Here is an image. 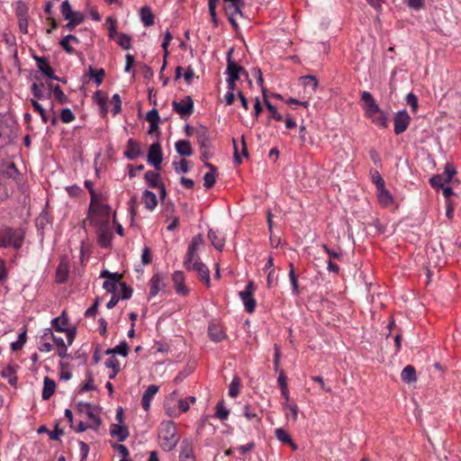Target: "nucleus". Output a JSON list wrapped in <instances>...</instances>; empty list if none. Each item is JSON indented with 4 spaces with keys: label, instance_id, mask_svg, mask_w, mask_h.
<instances>
[{
    "label": "nucleus",
    "instance_id": "nucleus-52",
    "mask_svg": "<svg viewBox=\"0 0 461 461\" xmlns=\"http://www.w3.org/2000/svg\"><path fill=\"white\" fill-rule=\"evenodd\" d=\"M95 386L94 385V379L93 375L91 372L87 374V381L86 383L81 387L80 392H86V391H94L95 390Z\"/></svg>",
    "mask_w": 461,
    "mask_h": 461
},
{
    "label": "nucleus",
    "instance_id": "nucleus-11",
    "mask_svg": "<svg viewBox=\"0 0 461 461\" xmlns=\"http://www.w3.org/2000/svg\"><path fill=\"white\" fill-rule=\"evenodd\" d=\"M411 122V116L405 111H400L395 114L393 122H394V132L399 135L405 131L409 127Z\"/></svg>",
    "mask_w": 461,
    "mask_h": 461
},
{
    "label": "nucleus",
    "instance_id": "nucleus-34",
    "mask_svg": "<svg viewBox=\"0 0 461 461\" xmlns=\"http://www.w3.org/2000/svg\"><path fill=\"white\" fill-rule=\"evenodd\" d=\"M49 87L50 90H52L55 99L59 104H63L68 102L67 95L64 94V92L59 85L53 86L52 84H50Z\"/></svg>",
    "mask_w": 461,
    "mask_h": 461
},
{
    "label": "nucleus",
    "instance_id": "nucleus-30",
    "mask_svg": "<svg viewBox=\"0 0 461 461\" xmlns=\"http://www.w3.org/2000/svg\"><path fill=\"white\" fill-rule=\"evenodd\" d=\"M68 325V320L65 317V312H62V314L57 318H54L51 321V326L52 328L59 332H63V330H66V326Z\"/></svg>",
    "mask_w": 461,
    "mask_h": 461
},
{
    "label": "nucleus",
    "instance_id": "nucleus-56",
    "mask_svg": "<svg viewBox=\"0 0 461 461\" xmlns=\"http://www.w3.org/2000/svg\"><path fill=\"white\" fill-rule=\"evenodd\" d=\"M105 366L108 368H112L113 371H114V373H119L120 371V363L118 359L115 358L114 357H112L109 359H107V361L105 362Z\"/></svg>",
    "mask_w": 461,
    "mask_h": 461
},
{
    "label": "nucleus",
    "instance_id": "nucleus-27",
    "mask_svg": "<svg viewBox=\"0 0 461 461\" xmlns=\"http://www.w3.org/2000/svg\"><path fill=\"white\" fill-rule=\"evenodd\" d=\"M372 120V122L380 128H386L388 126L387 117L384 113L379 108V112L374 113L372 116H367Z\"/></svg>",
    "mask_w": 461,
    "mask_h": 461
},
{
    "label": "nucleus",
    "instance_id": "nucleus-16",
    "mask_svg": "<svg viewBox=\"0 0 461 461\" xmlns=\"http://www.w3.org/2000/svg\"><path fill=\"white\" fill-rule=\"evenodd\" d=\"M208 335L210 339L214 342H220L226 338V335L222 328L215 322H212L208 327Z\"/></svg>",
    "mask_w": 461,
    "mask_h": 461
},
{
    "label": "nucleus",
    "instance_id": "nucleus-46",
    "mask_svg": "<svg viewBox=\"0 0 461 461\" xmlns=\"http://www.w3.org/2000/svg\"><path fill=\"white\" fill-rule=\"evenodd\" d=\"M173 165H174L175 170L177 173H180V172L186 173L189 170L188 161L185 158H182L178 163L174 162Z\"/></svg>",
    "mask_w": 461,
    "mask_h": 461
},
{
    "label": "nucleus",
    "instance_id": "nucleus-19",
    "mask_svg": "<svg viewBox=\"0 0 461 461\" xmlns=\"http://www.w3.org/2000/svg\"><path fill=\"white\" fill-rule=\"evenodd\" d=\"M204 166L210 169V172H207L203 176V185L206 188H211L214 185L216 181L217 168L215 166L206 161L204 162Z\"/></svg>",
    "mask_w": 461,
    "mask_h": 461
},
{
    "label": "nucleus",
    "instance_id": "nucleus-53",
    "mask_svg": "<svg viewBox=\"0 0 461 461\" xmlns=\"http://www.w3.org/2000/svg\"><path fill=\"white\" fill-rule=\"evenodd\" d=\"M59 366H60V374H59L60 379H63L66 381L69 380L72 376V374L68 369V365L65 364L64 362H60Z\"/></svg>",
    "mask_w": 461,
    "mask_h": 461
},
{
    "label": "nucleus",
    "instance_id": "nucleus-35",
    "mask_svg": "<svg viewBox=\"0 0 461 461\" xmlns=\"http://www.w3.org/2000/svg\"><path fill=\"white\" fill-rule=\"evenodd\" d=\"M104 69L100 68L98 70H95L93 67L88 68L87 76L95 79V82L97 86H100L104 80Z\"/></svg>",
    "mask_w": 461,
    "mask_h": 461
},
{
    "label": "nucleus",
    "instance_id": "nucleus-15",
    "mask_svg": "<svg viewBox=\"0 0 461 461\" xmlns=\"http://www.w3.org/2000/svg\"><path fill=\"white\" fill-rule=\"evenodd\" d=\"M124 156L131 160H133L142 155L139 143L133 139L128 140Z\"/></svg>",
    "mask_w": 461,
    "mask_h": 461
},
{
    "label": "nucleus",
    "instance_id": "nucleus-58",
    "mask_svg": "<svg viewBox=\"0 0 461 461\" xmlns=\"http://www.w3.org/2000/svg\"><path fill=\"white\" fill-rule=\"evenodd\" d=\"M406 102L411 107V110L413 112L417 111V109H418V98H417V96L414 94H412V93L408 94L407 96H406Z\"/></svg>",
    "mask_w": 461,
    "mask_h": 461
},
{
    "label": "nucleus",
    "instance_id": "nucleus-48",
    "mask_svg": "<svg viewBox=\"0 0 461 461\" xmlns=\"http://www.w3.org/2000/svg\"><path fill=\"white\" fill-rule=\"evenodd\" d=\"M300 80L304 82V85H311L313 91L318 87V80L314 76L308 75L300 77Z\"/></svg>",
    "mask_w": 461,
    "mask_h": 461
},
{
    "label": "nucleus",
    "instance_id": "nucleus-59",
    "mask_svg": "<svg viewBox=\"0 0 461 461\" xmlns=\"http://www.w3.org/2000/svg\"><path fill=\"white\" fill-rule=\"evenodd\" d=\"M136 203H137L136 197L135 196L131 197V199L129 202V211H130V214H131V224L134 222V220H135V217H136V214H137Z\"/></svg>",
    "mask_w": 461,
    "mask_h": 461
},
{
    "label": "nucleus",
    "instance_id": "nucleus-55",
    "mask_svg": "<svg viewBox=\"0 0 461 461\" xmlns=\"http://www.w3.org/2000/svg\"><path fill=\"white\" fill-rule=\"evenodd\" d=\"M31 102H32L33 108L41 114V120L44 122H47L48 117L46 115L44 108L34 99H32Z\"/></svg>",
    "mask_w": 461,
    "mask_h": 461
},
{
    "label": "nucleus",
    "instance_id": "nucleus-20",
    "mask_svg": "<svg viewBox=\"0 0 461 461\" xmlns=\"http://www.w3.org/2000/svg\"><path fill=\"white\" fill-rule=\"evenodd\" d=\"M197 142L200 149H210L211 141L208 134V130L202 126L196 131Z\"/></svg>",
    "mask_w": 461,
    "mask_h": 461
},
{
    "label": "nucleus",
    "instance_id": "nucleus-57",
    "mask_svg": "<svg viewBox=\"0 0 461 461\" xmlns=\"http://www.w3.org/2000/svg\"><path fill=\"white\" fill-rule=\"evenodd\" d=\"M112 103H113V115L119 113L122 110V101L118 94H114L112 97Z\"/></svg>",
    "mask_w": 461,
    "mask_h": 461
},
{
    "label": "nucleus",
    "instance_id": "nucleus-22",
    "mask_svg": "<svg viewBox=\"0 0 461 461\" xmlns=\"http://www.w3.org/2000/svg\"><path fill=\"white\" fill-rule=\"evenodd\" d=\"M142 202L145 204L146 209L153 211L158 205V199L156 194L149 190H145L142 194Z\"/></svg>",
    "mask_w": 461,
    "mask_h": 461
},
{
    "label": "nucleus",
    "instance_id": "nucleus-51",
    "mask_svg": "<svg viewBox=\"0 0 461 461\" xmlns=\"http://www.w3.org/2000/svg\"><path fill=\"white\" fill-rule=\"evenodd\" d=\"M106 23L108 24L109 37L113 39L115 37V35H118L116 31V21L111 17H108L106 19Z\"/></svg>",
    "mask_w": 461,
    "mask_h": 461
},
{
    "label": "nucleus",
    "instance_id": "nucleus-14",
    "mask_svg": "<svg viewBox=\"0 0 461 461\" xmlns=\"http://www.w3.org/2000/svg\"><path fill=\"white\" fill-rule=\"evenodd\" d=\"M149 284H150V296H156L159 291H162L166 285H165V282H164V277L161 274L159 273H157L155 274L150 281H149Z\"/></svg>",
    "mask_w": 461,
    "mask_h": 461
},
{
    "label": "nucleus",
    "instance_id": "nucleus-40",
    "mask_svg": "<svg viewBox=\"0 0 461 461\" xmlns=\"http://www.w3.org/2000/svg\"><path fill=\"white\" fill-rule=\"evenodd\" d=\"M240 393V378L234 377L229 385V395L230 397H236Z\"/></svg>",
    "mask_w": 461,
    "mask_h": 461
},
{
    "label": "nucleus",
    "instance_id": "nucleus-42",
    "mask_svg": "<svg viewBox=\"0 0 461 461\" xmlns=\"http://www.w3.org/2000/svg\"><path fill=\"white\" fill-rule=\"evenodd\" d=\"M216 417L221 420H224L229 416V411L224 407L223 402H218L216 406Z\"/></svg>",
    "mask_w": 461,
    "mask_h": 461
},
{
    "label": "nucleus",
    "instance_id": "nucleus-3",
    "mask_svg": "<svg viewBox=\"0 0 461 461\" xmlns=\"http://www.w3.org/2000/svg\"><path fill=\"white\" fill-rule=\"evenodd\" d=\"M23 240L24 231L20 228L5 227L0 229V247H13L15 249H19L23 245Z\"/></svg>",
    "mask_w": 461,
    "mask_h": 461
},
{
    "label": "nucleus",
    "instance_id": "nucleus-50",
    "mask_svg": "<svg viewBox=\"0 0 461 461\" xmlns=\"http://www.w3.org/2000/svg\"><path fill=\"white\" fill-rule=\"evenodd\" d=\"M115 354L127 357L129 354V346L126 341H122L118 346L114 347Z\"/></svg>",
    "mask_w": 461,
    "mask_h": 461
},
{
    "label": "nucleus",
    "instance_id": "nucleus-24",
    "mask_svg": "<svg viewBox=\"0 0 461 461\" xmlns=\"http://www.w3.org/2000/svg\"><path fill=\"white\" fill-rule=\"evenodd\" d=\"M176 152L183 157H190L193 154V149L188 140H180L175 144Z\"/></svg>",
    "mask_w": 461,
    "mask_h": 461
},
{
    "label": "nucleus",
    "instance_id": "nucleus-21",
    "mask_svg": "<svg viewBox=\"0 0 461 461\" xmlns=\"http://www.w3.org/2000/svg\"><path fill=\"white\" fill-rule=\"evenodd\" d=\"M158 386L155 385V384H151L144 392L142 399H141V404L145 411H148L149 409L151 399L158 393Z\"/></svg>",
    "mask_w": 461,
    "mask_h": 461
},
{
    "label": "nucleus",
    "instance_id": "nucleus-36",
    "mask_svg": "<svg viewBox=\"0 0 461 461\" xmlns=\"http://www.w3.org/2000/svg\"><path fill=\"white\" fill-rule=\"evenodd\" d=\"M265 105L267 110L270 112V117L275 119L277 122H282L284 120V116L277 112L275 105H273L266 97L264 98Z\"/></svg>",
    "mask_w": 461,
    "mask_h": 461
},
{
    "label": "nucleus",
    "instance_id": "nucleus-41",
    "mask_svg": "<svg viewBox=\"0 0 461 461\" xmlns=\"http://www.w3.org/2000/svg\"><path fill=\"white\" fill-rule=\"evenodd\" d=\"M60 12L64 17V19H70L73 14V10L68 0H65L62 2L60 6Z\"/></svg>",
    "mask_w": 461,
    "mask_h": 461
},
{
    "label": "nucleus",
    "instance_id": "nucleus-47",
    "mask_svg": "<svg viewBox=\"0 0 461 461\" xmlns=\"http://www.w3.org/2000/svg\"><path fill=\"white\" fill-rule=\"evenodd\" d=\"M120 286L122 288V294L120 296V298L122 300H128L131 297L132 295V289L131 287H129L126 283L124 282H121L120 283Z\"/></svg>",
    "mask_w": 461,
    "mask_h": 461
},
{
    "label": "nucleus",
    "instance_id": "nucleus-2",
    "mask_svg": "<svg viewBox=\"0 0 461 461\" xmlns=\"http://www.w3.org/2000/svg\"><path fill=\"white\" fill-rule=\"evenodd\" d=\"M158 438L160 446L165 451L174 449L178 442L176 436V428L172 420H165L161 422L158 428Z\"/></svg>",
    "mask_w": 461,
    "mask_h": 461
},
{
    "label": "nucleus",
    "instance_id": "nucleus-23",
    "mask_svg": "<svg viewBox=\"0 0 461 461\" xmlns=\"http://www.w3.org/2000/svg\"><path fill=\"white\" fill-rule=\"evenodd\" d=\"M208 239L216 249L220 251L222 250L225 244V240L222 235L210 229L208 231Z\"/></svg>",
    "mask_w": 461,
    "mask_h": 461
},
{
    "label": "nucleus",
    "instance_id": "nucleus-39",
    "mask_svg": "<svg viewBox=\"0 0 461 461\" xmlns=\"http://www.w3.org/2000/svg\"><path fill=\"white\" fill-rule=\"evenodd\" d=\"M378 200L381 204L384 206H387L392 203L393 199L390 193L385 189V187L379 189Z\"/></svg>",
    "mask_w": 461,
    "mask_h": 461
},
{
    "label": "nucleus",
    "instance_id": "nucleus-33",
    "mask_svg": "<svg viewBox=\"0 0 461 461\" xmlns=\"http://www.w3.org/2000/svg\"><path fill=\"white\" fill-rule=\"evenodd\" d=\"M160 175L158 172L149 170L145 173L144 178L148 183L149 187H158L160 184L158 183V179Z\"/></svg>",
    "mask_w": 461,
    "mask_h": 461
},
{
    "label": "nucleus",
    "instance_id": "nucleus-64",
    "mask_svg": "<svg viewBox=\"0 0 461 461\" xmlns=\"http://www.w3.org/2000/svg\"><path fill=\"white\" fill-rule=\"evenodd\" d=\"M79 447H80L81 461H86V459L88 456V453H89V447L86 442L80 441Z\"/></svg>",
    "mask_w": 461,
    "mask_h": 461
},
{
    "label": "nucleus",
    "instance_id": "nucleus-8",
    "mask_svg": "<svg viewBox=\"0 0 461 461\" xmlns=\"http://www.w3.org/2000/svg\"><path fill=\"white\" fill-rule=\"evenodd\" d=\"M254 284L252 281L249 282L244 291L240 292L245 309L248 312L251 313L255 311L256 301L253 297Z\"/></svg>",
    "mask_w": 461,
    "mask_h": 461
},
{
    "label": "nucleus",
    "instance_id": "nucleus-62",
    "mask_svg": "<svg viewBox=\"0 0 461 461\" xmlns=\"http://www.w3.org/2000/svg\"><path fill=\"white\" fill-rule=\"evenodd\" d=\"M99 303H100V298H96L95 300V303H93V305L86 311L85 316L86 317H94L97 312Z\"/></svg>",
    "mask_w": 461,
    "mask_h": 461
},
{
    "label": "nucleus",
    "instance_id": "nucleus-12",
    "mask_svg": "<svg viewBox=\"0 0 461 461\" xmlns=\"http://www.w3.org/2000/svg\"><path fill=\"white\" fill-rule=\"evenodd\" d=\"M190 269L194 270L201 281L204 282L207 287H210V271L209 268L201 261H195L190 264Z\"/></svg>",
    "mask_w": 461,
    "mask_h": 461
},
{
    "label": "nucleus",
    "instance_id": "nucleus-44",
    "mask_svg": "<svg viewBox=\"0 0 461 461\" xmlns=\"http://www.w3.org/2000/svg\"><path fill=\"white\" fill-rule=\"evenodd\" d=\"M60 119L65 123H69L75 120V115L69 108H64L60 113Z\"/></svg>",
    "mask_w": 461,
    "mask_h": 461
},
{
    "label": "nucleus",
    "instance_id": "nucleus-26",
    "mask_svg": "<svg viewBox=\"0 0 461 461\" xmlns=\"http://www.w3.org/2000/svg\"><path fill=\"white\" fill-rule=\"evenodd\" d=\"M56 388L55 382L50 377L46 376L44 378V384L42 390V399L49 400L54 393Z\"/></svg>",
    "mask_w": 461,
    "mask_h": 461
},
{
    "label": "nucleus",
    "instance_id": "nucleus-4",
    "mask_svg": "<svg viewBox=\"0 0 461 461\" xmlns=\"http://www.w3.org/2000/svg\"><path fill=\"white\" fill-rule=\"evenodd\" d=\"M172 106L182 119L188 118L194 113V102L190 95L185 96L180 102L173 101Z\"/></svg>",
    "mask_w": 461,
    "mask_h": 461
},
{
    "label": "nucleus",
    "instance_id": "nucleus-18",
    "mask_svg": "<svg viewBox=\"0 0 461 461\" xmlns=\"http://www.w3.org/2000/svg\"><path fill=\"white\" fill-rule=\"evenodd\" d=\"M111 436L116 438L119 442L124 441L129 437V430L121 424H112L110 429Z\"/></svg>",
    "mask_w": 461,
    "mask_h": 461
},
{
    "label": "nucleus",
    "instance_id": "nucleus-61",
    "mask_svg": "<svg viewBox=\"0 0 461 461\" xmlns=\"http://www.w3.org/2000/svg\"><path fill=\"white\" fill-rule=\"evenodd\" d=\"M67 280V269L64 266H59L57 268L58 283H64Z\"/></svg>",
    "mask_w": 461,
    "mask_h": 461
},
{
    "label": "nucleus",
    "instance_id": "nucleus-49",
    "mask_svg": "<svg viewBox=\"0 0 461 461\" xmlns=\"http://www.w3.org/2000/svg\"><path fill=\"white\" fill-rule=\"evenodd\" d=\"M276 437L281 441L285 443H292V438L290 435L283 429H276Z\"/></svg>",
    "mask_w": 461,
    "mask_h": 461
},
{
    "label": "nucleus",
    "instance_id": "nucleus-54",
    "mask_svg": "<svg viewBox=\"0 0 461 461\" xmlns=\"http://www.w3.org/2000/svg\"><path fill=\"white\" fill-rule=\"evenodd\" d=\"M429 182L431 184V185L433 187H444V176L443 175H436V176H433L430 179H429Z\"/></svg>",
    "mask_w": 461,
    "mask_h": 461
},
{
    "label": "nucleus",
    "instance_id": "nucleus-29",
    "mask_svg": "<svg viewBox=\"0 0 461 461\" xmlns=\"http://www.w3.org/2000/svg\"><path fill=\"white\" fill-rule=\"evenodd\" d=\"M140 19L145 26H151L154 23V15L151 9L148 6H143L140 9Z\"/></svg>",
    "mask_w": 461,
    "mask_h": 461
},
{
    "label": "nucleus",
    "instance_id": "nucleus-9",
    "mask_svg": "<svg viewBox=\"0 0 461 461\" xmlns=\"http://www.w3.org/2000/svg\"><path fill=\"white\" fill-rule=\"evenodd\" d=\"M360 101L362 103V107L366 117L372 116L374 113L379 112L380 107L369 92H362Z\"/></svg>",
    "mask_w": 461,
    "mask_h": 461
},
{
    "label": "nucleus",
    "instance_id": "nucleus-31",
    "mask_svg": "<svg viewBox=\"0 0 461 461\" xmlns=\"http://www.w3.org/2000/svg\"><path fill=\"white\" fill-rule=\"evenodd\" d=\"M70 41L78 43L79 40L73 34H68L59 42L64 50L68 54H73L75 50L70 46Z\"/></svg>",
    "mask_w": 461,
    "mask_h": 461
},
{
    "label": "nucleus",
    "instance_id": "nucleus-5",
    "mask_svg": "<svg viewBox=\"0 0 461 461\" xmlns=\"http://www.w3.org/2000/svg\"><path fill=\"white\" fill-rule=\"evenodd\" d=\"M232 52L233 49H230L228 52L226 69V73L228 75L227 81H230V83L237 82L240 79V73H243L248 76V72L244 69V68L238 65L231 59Z\"/></svg>",
    "mask_w": 461,
    "mask_h": 461
},
{
    "label": "nucleus",
    "instance_id": "nucleus-63",
    "mask_svg": "<svg viewBox=\"0 0 461 461\" xmlns=\"http://www.w3.org/2000/svg\"><path fill=\"white\" fill-rule=\"evenodd\" d=\"M172 39H173L172 34L170 33L169 31H167L165 32L164 41H163V42L161 44V47L164 50V55L165 56H167V54H168L167 47H168L170 41H172Z\"/></svg>",
    "mask_w": 461,
    "mask_h": 461
},
{
    "label": "nucleus",
    "instance_id": "nucleus-1",
    "mask_svg": "<svg viewBox=\"0 0 461 461\" xmlns=\"http://www.w3.org/2000/svg\"><path fill=\"white\" fill-rule=\"evenodd\" d=\"M97 210L99 213L104 214L106 219L100 221L92 214L88 216V219L97 229L98 243L102 247L107 248L110 246L113 238V230L109 222L110 208L107 205H99Z\"/></svg>",
    "mask_w": 461,
    "mask_h": 461
},
{
    "label": "nucleus",
    "instance_id": "nucleus-60",
    "mask_svg": "<svg viewBox=\"0 0 461 461\" xmlns=\"http://www.w3.org/2000/svg\"><path fill=\"white\" fill-rule=\"evenodd\" d=\"M146 119H147V121H148L149 123H152V122H159V121H160V117H159V114H158V110H156V109H152V110H150V111L147 113Z\"/></svg>",
    "mask_w": 461,
    "mask_h": 461
},
{
    "label": "nucleus",
    "instance_id": "nucleus-32",
    "mask_svg": "<svg viewBox=\"0 0 461 461\" xmlns=\"http://www.w3.org/2000/svg\"><path fill=\"white\" fill-rule=\"evenodd\" d=\"M444 181L445 183H457L458 180L457 179H454V176L456 175V169L455 167V166L451 163H447L445 165V168H444Z\"/></svg>",
    "mask_w": 461,
    "mask_h": 461
},
{
    "label": "nucleus",
    "instance_id": "nucleus-37",
    "mask_svg": "<svg viewBox=\"0 0 461 461\" xmlns=\"http://www.w3.org/2000/svg\"><path fill=\"white\" fill-rule=\"evenodd\" d=\"M122 278H112L109 280H105L103 284V287L108 293L116 294L117 284L120 285V281Z\"/></svg>",
    "mask_w": 461,
    "mask_h": 461
},
{
    "label": "nucleus",
    "instance_id": "nucleus-13",
    "mask_svg": "<svg viewBox=\"0 0 461 461\" xmlns=\"http://www.w3.org/2000/svg\"><path fill=\"white\" fill-rule=\"evenodd\" d=\"M172 280L178 294L186 295L188 294L189 291L185 285V276L182 271H176L173 274Z\"/></svg>",
    "mask_w": 461,
    "mask_h": 461
},
{
    "label": "nucleus",
    "instance_id": "nucleus-17",
    "mask_svg": "<svg viewBox=\"0 0 461 461\" xmlns=\"http://www.w3.org/2000/svg\"><path fill=\"white\" fill-rule=\"evenodd\" d=\"M37 61V67L45 76H47L49 78L58 80L59 77L54 75V71L52 68L50 66L47 59L45 58H35Z\"/></svg>",
    "mask_w": 461,
    "mask_h": 461
},
{
    "label": "nucleus",
    "instance_id": "nucleus-25",
    "mask_svg": "<svg viewBox=\"0 0 461 461\" xmlns=\"http://www.w3.org/2000/svg\"><path fill=\"white\" fill-rule=\"evenodd\" d=\"M180 447L181 451L179 455V459H187V457H194L193 443L189 439L185 438L182 441Z\"/></svg>",
    "mask_w": 461,
    "mask_h": 461
},
{
    "label": "nucleus",
    "instance_id": "nucleus-7",
    "mask_svg": "<svg viewBox=\"0 0 461 461\" xmlns=\"http://www.w3.org/2000/svg\"><path fill=\"white\" fill-rule=\"evenodd\" d=\"M147 160L150 165L154 166L157 170L161 169L163 153L159 142H155L150 145Z\"/></svg>",
    "mask_w": 461,
    "mask_h": 461
},
{
    "label": "nucleus",
    "instance_id": "nucleus-6",
    "mask_svg": "<svg viewBox=\"0 0 461 461\" xmlns=\"http://www.w3.org/2000/svg\"><path fill=\"white\" fill-rule=\"evenodd\" d=\"M96 408L89 402H78L77 411L80 414L86 415L94 423V429L96 430L101 425V419L95 413Z\"/></svg>",
    "mask_w": 461,
    "mask_h": 461
},
{
    "label": "nucleus",
    "instance_id": "nucleus-38",
    "mask_svg": "<svg viewBox=\"0 0 461 461\" xmlns=\"http://www.w3.org/2000/svg\"><path fill=\"white\" fill-rule=\"evenodd\" d=\"M117 43L123 50H130L131 48V37L126 33H119Z\"/></svg>",
    "mask_w": 461,
    "mask_h": 461
},
{
    "label": "nucleus",
    "instance_id": "nucleus-45",
    "mask_svg": "<svg viewBox=\"0 0 461 461\" xmlns=\"http://www.w3.org/2000/svg\"><path fill=\"white\" fill-rule=\"evenodd\" d=\"M244 5H237L236 3L230 4L226 8L227 16H230V13H232L233 16L236 14L242 15L241 8Z\"/></svg>",
    "mask_w": 461,
    "mask_h": 461
},
{
    "label": "nucleus",
    "instance_id": "nucleus-10",
    "mask_svg": "<svg viewBox=\"0 0 461 461\" xmlns=\"http://www.w3.org/2000/svg\"><path fill=\"white\" fill-rule=\"evenodd\" d=\"M203 244V238L202 234H197L194 237H193L191 243L188 246L187 253L185 256V259L184 262L185 267L189 269L190 264L193 261V258L199 248V246Z\"/></svg>",
    "mask_w": 461,
    "mask_h": 461
},
{
    "label": "nucleus",
    "instance_id": "nucleus-28",
    "mask_svg": "<svg viewBox=\"0 0 461 461\" xmlns=\"http://www.w3.org/2000/svg\"><path fill=\"white\" fill-rule=\"evenodd\" d=\"M401 377L407 384L415 382L417 380L415 368L412 366H405L402 371Z\"/></svg>",
    "mask_w": 461,
    "mask_h": 461
},
{
    "label": "nucleus",
    "instance_id": "nucleus-43",
    "mask_svg": "<svg viewBox=\"0 0 461 461\" xmlns=\"http://www.w3.org/2000/svg\"><path fill=\"white\" fill-rule=\"evenodd\" d=\"M289 278L294 293H298V281L293 263L289 264Z\"/></svg>",
    "mask_w": 461,
    "mask_h": 461
}]
</instances>
